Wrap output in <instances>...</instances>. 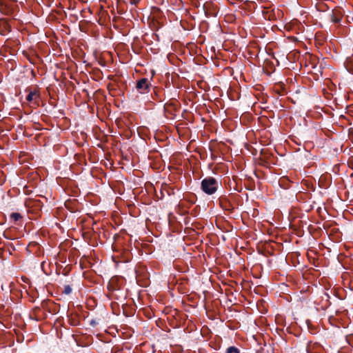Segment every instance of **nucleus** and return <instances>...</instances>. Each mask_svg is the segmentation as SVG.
Returning <instances> with one entry per match:
<instances>
[{"mask_svg": "<svg viewBox=\"0 0 353 353\" xmlns=\"http://www.w3.org/2000/svg\"><path fill=\"white\" fill-rule=\"evenodd\" d=\"M10 216L14 221H17L21 219V216L19 213H12Z\"/></svg>", "mask_w": 353, "mask_h": 353, "instance_id": "39448f33", "label": "nucleus"}, {"mask_svg": "<svg viewBox=\"0 0 353 353\" xmlns=\"http://www.w3.org/2000/svg\"><path fill=\"white\" fill-rule=\"evenodd\" d=\"M149 88L148 80L143 78L138 81L137 83L136 88L140 93H145L148 91Z\"/></svg>", "mask_w": 353, "mask_h": 353, "instance_id": "7ed1b4c3", "label": "nucleus"}, {"mask_svg": "<svg viewBox=\"0 0 353 353\" xmlns=\"http://www.w3.org/2000/svg\"><path fill=\"white\" fill-rule=\"evenodd\" d=\"M63 292L65 294H69L72 292V288L70 285H65L63 289Z\"/></svg>", "mask_w": 353, "mask_h": 353, "instance_id": "0eeeda50", "label": "nucleus"}, {"mask_svg": "<svg viewBox=\"0 0 353 353\" xmlns=\"http://www.w3.org/2000/svg\"><path fill=\"white\" fill-rule=\"evenodd\" d=\"M39 99V94L36 90L30 91L26 97V101L34 106L38 105Z\"/></svg>", "mask_w": 353, "mask_h": 353, "instance_id": "f03ea898", "label": "nucleus"}, {"mask_svg": "<svg viewBox=\"0 0 353 353\" xmlns=\"http://www.w3.org/2000/svg\"><path fill=\"white\" fill-rule=\"evenodd\" d=\"M343 17V12L340 9L333 10L331 14V21L334 23H338L341 21Z\"/></svg>", "mask_w": 353, "mask_h": 353, "instance_id": "20e7f679", "label": "nucleus"}, {"mask_svg": "<svg viewBox=\"0 0 353 353\" xmlns=\"http://www.w3.org/2000/svg\"><path fill=\"white\" fill-rule=\"evenodd\" d=\"M227 353H239V351L234 347H230L227 349Z\"/></svg>", "mask_w": 353, "mask_h": 353, "instance_id": "423d86ee", "label": "nucleus"}, {"mask_svg": "<svg viewBox=\"0 0 353 353\" xmlns=\"http://www.w3.org/2000/svg\"><path fill=\"white\" fill-rule=\"evenodd\" d=\"M201 189L206 194H212L217 190V182L212 177L205 178L201 182Z\"/></svg>", "mask_w": 353, "mask_h": 353, "instance_id": "f257e3e1", "label": "nucleus"}]
</instances>
